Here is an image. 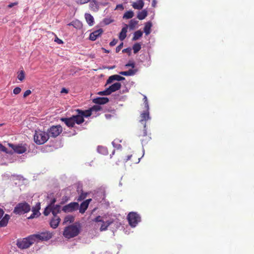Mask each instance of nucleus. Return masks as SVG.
Instances as JSON below:
<instances>
[{
	"label": "nucleus",
	"mask_w": 254,
	"mask_h": 254,
	"mask_svg": "<svg viewBox=\"0 0 254 254\" xmlns=\"http://www.w3.org/2000/svg\"><path fill=\"white\" fill-rule=\"evenodd\" d=\"M127 218L129 225L132 227H135L138 223L141 220V218L139 214L133 212L129 213Z\"/></svg>",
	"instance_id": "nucleus-8"
},
{
	"label": "nucleus",
	"mask_w": 254,
	"mask_h": 254,
	"mask_svg": "<svg viewBox=\"0 0 254 254\" xmlns=\"http://www.w3.org/2000/svg\"><path fill=\"white\" fill-rule=\"evenodd\" d=\"M126 66H130L132 68H134L135 67V64L133 62H129L128 63L126 64Z\"/></svg>",
	"instance_id": "nucleus-47"
},
{
	"label": "nucleus",
	"mask_w": 254,
	"mask_h": 254,
	"mask_svg": "<svg viewBox=\"0 0 254 254\" xmlns=\"http://www.w3.org/2000/svg\"><path fill=\"white\" fill-rule=\"evenodd\" d=\"M10 219V216L8 214H5L4 216L0 220V227H5L7 225Z\"/></svg>",
	"instance_id": "nucleus-21"
},
{
	"label": "nucleus",
	"mask_w": 254,
	"mask_h": 254,
	"mask_svg": "<svg viewBox=\"0 0 254 254\" xmlns=\"http://www.w3.org/2000/svg\"><path fill=\"white\" fill-rule=\"evenodd\" d=\"M17 78L21 81L25 79V72L23 70H21L18 72Z\"/></svg>",
	"instance_id": "nucleus-36"
},
{
	"label": "nucleus",
	"mask_w": 254,
	"mask_h": 254,
	"mask_svg": "<svg viewBox=\"0 0 254 254\" xmlns=\"http://www.w3.org/2000/svg\"><path fill=\"white\" fill-rule=\"evenodd\" d=\"M113 222V221L108 220L106 222H102V224L100 228V231H104L107 230L108 227Z\"/></svg>",
	"instance_id": "nucleus-24"
},
{
	"label": "nucleus",
	"mask_w": 254,
	"mask_h": 254,
	"mask_svg": "<svg viewBox=\"0 0 254 254\" xmlns=\"http://www.w3.org/2000/svg\"><path fill=\"white\" fill-rule=\"evenodd\" d=\"M35 242L33 235H31L22 239L17 240L16 245L20 249H26L29 248Z\"/></svg>",
	"instance_id": "nucleus-4"
},
{
	"label": "nucleus",
	"mask_w": 254,
	"mask_h": 254,
	"mask_svg": "<svg viewBox=\"0 0 254 254\" xmlns=\"http://www.w3.org/2000/svg\"><path fill=\"white\" fill-rule=\"evenodd\" d=\"M31 94V91L30 90H27L23 94V97L26 98Z\"/></svg>",
	"instance_id": "nucleus-45"
},
{
	"label": "nucleus",
	"mask_w": 254,
	"mask_h": 254,
	"mask_svg": "<svg viewBox=\"0 0 254 254\" xmlns=\"http://www.w3.org/2000/svg\"><path fill=\"white\" fill-rule=\"evenodd\" d=\"M35 242L47 241L51 239L53 236V233L50 231H45L39 234L32 235Z\"/></svg>",
	"instance_id": "nucleus-7"
},
{
	"label": "nucleus",
	"mask_w": 254,
	"mask_h": 254,
	"mask_svg": "<svg viewBox=\"0 0 254 254\" xmlns=\"http://www.w3.org/2000/svg\"><path fill=\"white\" fill-rule=\"evenodd\" d=\"M99 94L102 95H109L111 94V91L109 90L108 88L103 91L99 92Z\"/></svg>",
	"instance_id": "nucleus-40"
},
{
	"label": "nucleus",
	"mask_w": 254,
	"mask_h": 254,
	"mask_svg": "<svg viewBox=\"0 0 254 254\" xmlns=\"http://www.w3.org/2000/svg\"><path fill=\"white\" fill-rule=\"evenodd\" d=\"M30 205L25 201L18 203L14 207L13 212L15 214L22 215L29 212Z\"/></svg>",
	"instance_id": "nucleus-6"
},
{
	"label": "nucleus",
	"mask_w": 254,
	"mask_h": 254,
	"mask_svg": "<svg viewBox=\"0 0 254 254\" xmlns=\"http://www.w3.org/2000/svg\"><path fill=\"white\" fill-rule=\"evenodd\" d=\"M89 0H78V2L80 4H84L87 3Z\"/></svg>",
	"instance_id": "nucleus-54"
},
{
	"label": "nucleus",
	"mask_w": 254,
	"mask_h": 254,
	"mask_svg": "<svg viewBox=\"0 0 254 254\" xmlns=\"http://www.w3.org/2000/svg\"><path fill=\"white\" fill-rule=\"evenodd\" d=\"M78 208L79 204L77 202H72L64 206L62 210L65 213H69L77 210Z\"/></svg>",
	"instance_id": "nucleus-10"
},
{
	"label": "nucleus",
	"mask_w": 254,
	"mask_h": 254,
	"mask_svg": "<svg viewBox=\"0 0 254 254\" xmlns=\"http://www.w3.org/2000/svg\"><path fill=\"white\" fill-rule=\"evenodd\" d=\"M88 2H90L89 6L92 10L94 11H97L98 10L99 6L96 0H89Z\"/></svg>",
	"instance_id": "nucleus-25"
},
{
	"label": "nucleus",
	"mask_w": 254,
	"mask_h": 254,
	"mask_svg": "<svg viewBox=\"0 0 254 254\" xmlns=\"http://www.w3.org/2000/svg\"><path fill=\"white\" fill-rule=\"evenodd\" d=\"M123 47V43L122 42L116 48V53L119 52Z\"/></svg>",
	"instance_id": "nucleus-44"
},
{
	"label": "nucleus",
	"mask_w": 254,
	"mask_h": 254,
	"mask_svg": "<svg viewBox=\"0 0 254 254\" xmlns=\"http://www.w3.org/2000/svg\"><path fill=\"white\" fill-rule=\"evenodd\" d=\"M132 49L133 53L136 54L141 49V45L138 43L134 44L132 47Z\"/></svg>",
	"instance_id": "nucleus-35"
},
{
	"label": "nucleus",
	"mask_w": 254,
	"mask_h": 254,
	"mask_svg": "<svg viewBox=\"0 0 254 254\" xmlns=\"http://www.w3.org/2000/svg\"><path fill=\"white\" fill-rule=\"evenodd\" d=\"M137 24V21L134 19H131L129 21V27L130 29H133L135 25Z\"/></svg>",
	"instance_id": "nucleus-38"
},
{
	"label": "nucleus",
	"mask_w": 254,
	"mask_h": 254,
	"mask_svg": "<svg viewBox=\"0 0 254 254\" xmlns=\"http://www.w3.org/2000/svg\"><path fill=\"white\" fill-rule=\"evenodd\" d=\"M112 144H113V145H114V142H112Z\"/></svg>",
	"instance_id": "nucleus-62"
},
{
	"label": "nucleus",
	"mask_w": 254,
	"mask_h": 254,
	"mask_svg": "<svg viewBox=\"0 0 254 254\" xmlns=\"http://www.w3.org/2000/svg\"><path fill=\"white\" fill-rule=\"evenodd\" d=\"M128 26L126 25V26L123 27L120 33L119 39L121 41H123L127 37V30Z\"/></svg>",
	"instance_id": "nucleus-19"
},
{
	"label": "nucleus",
	"mask_w": 254,
	"mask_h": 254,
	"mask_svg": "<svg viewBox=\"0 0 254 254\" xmlns=\"http://www.w3.org/2000/svg\"><path fill=\"white\" fill-rule=\"evenodd\" d=\"M143 101L146 109H149V105L148 103L147 99L145 96H144Z\"/></svg>",
	"instance_id": "nucleus-42"
},
{
	"label": "nucleus",
	"mask_w": 254,
	"mask_h": 254,
	"mask_svg": "<svg viewBox=\"0 0 254 254\" xmlns=\"http://www.w3.org/2000/svg\"><path fill=\"white\" fill-rule=\"evenodd\" d=\"M0 150L2 151L3 152H7V149L6 147H5V146H4L3 145H2L1 144V146H0Z\"/></svg>",
	"instance_id": "nucleus-53"
},
{
	"label": "nucleus",
	"mask_w": 254,
	"mask_h": 254,
	"mask_svg": "<svg viewBox=\"0 0 254 254\" xmlns=\"http://www.w3.org/2000/svg\"><path fill=\"white\" fill-rule=\"evenodd\" d=\"M76 114L69 118H62L61 121L64 122L68 127H73L75 124L80 125L84 122V118L90 116L89 111L77 109Z\"/></svg>",
	"instance_id": "nucleus-1"
},
{
	"label": "nucleus",
	"mask_w": 254,
	"mask_h": 254,
	"mask_svg": "<svg viewBox=\"0 0 254 254\" xmlns=\"http://www.w3.org/2000/svg\"><path fill=\"white\" fill-rule=\"evenodd\" d=\"M87 194L88 193L87 192L82 191L80 195H79L77 200L78 201H81L87 197Z\"/></svg>",
	"instance_id": "nucleus-37"
},
{
	"label": "nucleus",
	"mask_w": 254,
	"mask_h": 254,
	"mask_svg": "<svg viewBox=\"0 0 254 254\" xmlns=\"http://www.w3.org/2000/svg\"><path fill=\"white\" fill-rule=\"evenodd\" d=\"M63 131V128L61 126H53L48 130V135L49 137H56Z\"/></svg>",
	"instance_id": "nucleus-9"
},
{
	"label": "nucleus",
	"mask_w": 254,
	"mask_h": 254,
	"mask_svg": "<svg viewBox=\"0 0 254 254\" xmlns=\"http://www.w3.org/2000/svg\"><path fill=\"white\" fill-rule=\"evenodd\" d=\"M118 41V40L114 39L110 43L109 45L110 46H114L117 44Z\"/></svg>",
	"instance_id": "nucleus-46"
},
{
	"label": "nucleus",
	"mask_w": 254,
	"mask_h": 254,
	"mask_svg": "<svg viewBox=\"0 0 254 254\" xmlns=\"http://www.w3.org/2000/svg\"><path fill=\"white\" fill-rule=\"evenodd\" d=\"M81 225L79 223H75L65 227L63 235L64 237L67 239H70L77 236L81 231Z\"/></svg>",
	"instance_id": "nucleus-3"
},
{
	"label": "nucleus",
	"mask_w": 254,
	"mask_h": 254,
	"mask_svg": "<svg viewBox=\"0 0 254 254\" xmlns=\"http://www.w3.org/2000/svg\"><path fill=\"white\" fill-rule=\"evenodd\" d=\"M103 49L105 51V52L106 53H109V51L108 50H106V49Z\"/></svg>",
	"instance_id": "nucleus-60"
},
{
	"label": "nucleus",
	"mask_w": 254,
	"mask_h": 254,
	"mask_svg": "<svg viewBox=\"0 0 254 254\" xmlns=\"http://www.w3.org/2000/svg\"><path fill=\"white\" fill-rule=\"evenodd\" d=\"M113 22V20H111V19L110 18H105L104 19V22L105 24L107 25V24H109L110 23H111V22Z\"/></svg>",
	"instance_id": "nucleus-48"
},
{
	"label": "nucleus",
	"mask_w": 254,
	"mask_h": 254,
	"mask_svg": "<svg viewBox=\"0 0 254 254\" xmlns=\"http://www.w3.org/2000/svg\"><path fill=\"white\" fill-rule=\"evenodd\" d=\"M102 108L100 105H94L92 107H91L89 110H86V111H89L90 113V116L91 115L92 112L95 111H98L101 110Z\"/></svg>",
	"instance_id": "nucleus-32"
},
{
	"label": "nucleus",
	"mask_w": 254,
	"mask_h": 254,
	"mask_svg": "<svg viewBox=\"0 0 254 254\" xmlns=\"http://www.w3.org/2000/svg\"><path fill=\"white\" fill-rule=\"evenodd\" d=\"M131 49L130 48L125 49L123 50V53H128V55H130L131 53Z\"/></svg>",
	"instance_id": "nucleus-49"
},
{
	"label": "nucleus",
	"mask_w": 254,
	"mask_h": 254,
	"mask_svg": "<svg viewBox=\"0 0 254 254\" xmlns=\"http://www.w3.org/2000/svg\"><path fill=\"white\" fill-rule=\"evenodd\" d=\"M135 156H133V155H128L127 157V158H125L124 159V162H127V161L128 160H131V161L133 163H138L139 162V158H138L137 160L138 161H137L136 160H133L132 159H131V158L132 157H134Z\"/></svg>",
	"instance_id": "nucleus-34"
},
{
	"label": "nucleus",
	"mask_w": 254,
	"mask_h": 254,
	"mask_svg": "<svg viewBox=\"0 0 254 254\" xmlns=\"http://www.w3.org/2000/svg\"><path fill=\"white\" fill-rule=\"evenodd\" d=\"M56 202V199L54 198H53V199L51 200V201L50 203L48 205H49V206H51V207H52V206H53L54 205H55V203Z\"/></svg>",
	"instance_id": "nucleus-51"
},
{
	"label": "nucleus",
	"mask_w": 254,
	"mask_h": 254,
	"mask_svg": "<svg viewBox=\"0 0 254 254\" xmlns=\"http://www.w3.org/2000/svg\"><path fill=\"white\" fill-rule=\"evenodd\" d=\"M93 103L98 104H104L109 102V99L106 97H97L93 100Z\"/></svg>",
	"instance_id": "nucleus-17"
},
{
	"label": "nucleus",
	"mask_w": 254,
	"mask_h": 254,
	"mask_svg": "<svg viewBox=\"0 0 254 254\" xmlns=\"http://www.w3.org/2000/svg\"><path fill=\"white\" fill-rule=\"evenodd\" d=\"M121 87V84L119 82H116L110 86L108 88L109 90L111 91V94L119 90Z\"/></svg>",
	"instance_id": "nucleus-18"
},
{
	"label": "nucleus",
	"mask_w": 254,
	"mask_h": 254,
	"mask_svg": "<svg viewBox=\"0 0 254 254\" xmlns=\"http://www.w3.org/2000/svg\"><path fill=\"white\" fill-rule=\"evenodd\" d=\"M148 12L146 9L139 11L137 15V18L139 20H143L147 16Z\"/></svg>",
	"instance_id": "nucleus-27"
},
{
	"label": "nucleus",
	"mask_w": 254,
	"mask_h": 254,
	"mask_svg": "<svg viewBox=\"0 0 254 254\" xmlns=\"http://www.w3.org/2000/svg\"><path fill=\"white\" fill-rule=\"evenodd\" d=\"M50 212H52L51 207L48 205L45 209L43 213L45 216H48Z\"/></svg>",
	"instance_id": "nucleus-39"
},
{
	"label": "nucleus",
	"mask_w": 254,
	"mask_h": 254,
	"mask_svg": "<svg viewBox=\"0 0 254 254\" xmlns=\"http://www.w3.org/2000/svg\"><path fill=\"white\" fill-rule=\"evenodd\" d=\"M8 146L11 147L15 153L22 154L26 151V147L24 145L18 144L14 145L11 143H8Z\"/></svg>",
	"instance_id": "nucleus-11"
},
{
	"label": "nucleus",
	"mask_w": 254,
	"mask_h": 254,
	"mask_svg": "<svg viewBox=\"0 0 254 254\" xmlns=\"http://www.w3.org/2000/svg\"><path fill=\"white\" fill-rule=\"evenodd\" d=\"M152 27V23L150 21L145 23L144 27V31L146 35H149L151 32V28Z\"/></svg>",
	"instance_id": "nucleus-28"
},
{
	"label": "nucleus",
	"mask_w": 254,
	"mask_h": 254,
	"mask_svg": "<svg viewBox=\"0 0 254 254\" xmlns=\"http://www.w3.org/2000/svg\"><path fill=\"white\" fill-rule=\"evenodd\" d=\"M91 201V199L89 198L82 202L79 207V212L83 214L87 209L89 204Z\"/></svg>",
	"instance_id": "nucleus-15"
},
{
	"label": "nucleus",
	"mask_w": 254,
	"mask_h": 254,
	"mask_svg": "<svg viewBox=\"0 0 254 254\" xmlns=\"http://www.w3.org/2000/svg\"><path fill=\"white\" fill-rule=\"evenodd\" d=\"M55 42H57L59 44H61L63 43V41L61 39H59L57 37H56L55 39Z\"/></svg>",
	"instance_id": "nucleus-50"
},
{
	"label": "nucleus",
	"mask_w": 254,
	"mask_h": 254,
	"mask_svg": "<svg viewBox=\"0 0 254 254\" xmlns=\"http://www.w3.org/2000/svg\"><path fill=\"white\" fill-rule=\"evenodd\" d=\"M134 16V13L132 11H127L124 15L123 18L126 19L131 18Z\"/></svg>",
	"instance_id": "nucleus-33"
},
{
	"label": "nucleus",
	"mask_w": 254,
	"mask_h": 254,
	"mask_svg": "<svg viewBox=\"0 0 254 254\" xmlns=\"http://www.w3.org/2000/svg\"><path fill=\"white\" fill-rule=\"evenodd\" d=\"M114 153H115V150H114L112 152V155L114 154Z\"/></svg>",
	"instance_id": "nucleus-61"
},
{
	"label": "nucleus",
	"mask_w": 254,
	"mask_h": 254,
	"mask_svg": "<svg viewBox=\"0 0 254 254\" xmlns=\"http://www.w3.org/2000/svg\"><path fill=\"white\" fill-rule=\"evenodd\" d=\"M40 209V203H39V204L38 205H36V206L32 207V213L29 217H28V219H33L34 218L38 217L40 214V212H39Z\"/></svg>",
	"instance_id": "nucleus-14"
},
{
	"label": "nucleus",
	"mask_w": 254,
	"mask_h": 254,
	"mask_svg": "<svg viewBox=\"0 0 254 254\" xmlns=\"http://www.w3.org/2000/svg\"><path fill=\"white\" fill-rule=\"evenodd\" d=\"M74 216L71 215H67L64 217L63 222V224H65L67 223H72L74 221Z\"/></svg>",
	"instance_id": "nucleus-29"
},
{
	"label": "nucleus",
	"mask_w": 254,
	"mask_h": 254,
	"mask_svg": "<svg viewBox=\"0 0 254 254\" xmlns=\"http://www.w3.org/2000/svg\"><path fill=\"white\" fill-rule=\"evenodd\" d=\"M68 91L67 89H66V88H63L61 90V93H68Z\"/></svg>",
	"instance_id": "nucleus-55"
},
{
	"label": "nucleus",
	"mask_w": 254,
	"mask_h": 254,
	"mask_svg": "<svg viewBox=\"0 0 254 254\" xmlns=\"http://www.w3.org/2000/svg\"><path fill=\"white\" fill-rule=\"evenodd\" d=\"M73 26L76 29H80L82 27V23L79 20L76 19L73 20Z\"/></svg>",
	"instance_id": "nucleus-31"
},
{
	"label": "nucleus",
	"mask_w": 254,
	"mask_h": 254,
	"mask_svg": "<svg viewBox=\"0 0 254 254\" xmlns=\"http://www.w3.org/2000/svg\"><path fill=\"white\" fill-rule=\"evenodd\" d=\"M47 132L41 130H35L34 135V142L38 145L44 144L49 139Z\"/></svg>",
	"instance_id": "nucleus-5"
},
{
	"label": "nucleus",
	"mask_w": 254,
	"mask_h": 254,
	"mask_svg": "<svg viewBox=\"0 0 254 254\" xmlns=\"http://www.w3.org/2000/svg\"><path fill=\"white\" fill-rule=\"evenodd\" d=\"M4 214V211L1 208H0V219L3 216Z\"/></svg>",
	"instance_id": "nucleus-57"
},
{
	"label": "nucleus",
	"mask_w": 254,
	"mask_h": 254,
	"mask_svg": "<svg viewBox=\"0 0 254 254\" xmlns=\"http://www.w3.org/2000/svg\"><path fill=\"white\" fill-rule=\"evenodd\" d=\"M125 79V78L121 76L118 74H115L110 76L109 78L108 79L107 81V84H110L113 81L117 80V81H122Z\"/></svg>",
	"instance_id": "nucleus-16"
},
{
	"label": "nucleus",
	"mask_w": 254,
	"mask_h": 254,
	"mask_svg": "<svg viewBox=\"0 0 254 254\" xmlns=\"http://www.w3.org/2000/svg\"><path fill=\"white\" fill-rule=\"evenodd\" d=\"M73 21H72V22H70L69 23H68V24H67V25H68V26H73Z\"/></svg>",
	"instance_id": "nucleus-59"
},
{
	"label": "nucleus",
	"mask_w": 254,
	"mask_h": 254,
	"mask_svg": "<svg viewBox=\"0 0 254 254\" xmlns=\"http://www.w3.org/2000/svg\"><path fill=\"white\" fill-rule=\"evenodd\" d=\"M51 209L53 215L58 216L57 214L61 212V206L59 204L54 205Z\"/></svg>",
	"instance_id": "nucleus-22"
},
{
	"label": "nucleus",
	"mask_w": 254,
	"mask_h": 254,
	"mask_svg": "<svg viewBox=\"0 0 254 254\" xmlns=\"http://www.w3.org/2000/svg\"><path fill=\"white\" fill-rule=\"evenodd\" d=\"M21 91V88L20 87H17L13 89V92L14 94L17 95L20 93Z\"/></svg>",
	"instance_id": "nucleus-41"
},
{
	"label": "nucleus",
	"mask_w": 254,
	"mask_h": 254,
	"mask_svg": "<svg viewBox=\"0 0 254 254\" xmlns=\"http://www.w3.org/2000/svg\"><path fill=\"white\" fill-rule=\"evenodd\" d=\"M137 71V69H129L128 71H121L120 74L125 76H131L134 75Z\"/></svg>",
	"instance_id": "nucleus-23"
},
{
	"label": "nucleus",
	"mask_w": 254,
	"mask_h": 254,
	"mask_svg": "<svg viewBox=\"0 0 254 254\" xmlns=\"http://www.w3.org/2000/svg\"><path fill=\"white\" fill-rule=\"evenodd\" d=\"M103 32V31L101 28L93 31L90 34L89 40L92 41H95L98 37L101 36Z\"/></svg>",
	"instance_id": "nucleus-12"
},
{
	"label": "nucleus",
	"mask_w": 254,
	"mask_h": 254,
	"mask_svg": "<svg viewBox=\"0 0 254 254\" xmlns=\"http://www.w3.org/2000/svg\"><path fill=\"white\" fill-rule=\"evenodd\" d=\"M150 118L149 109H146V111L140 115V122L143 125V128L138 130V136L140 138L142 144H146L151 139L150 134H147L146 128V122Z\"/></svg>",
	"instance_id": "nucleus-2"
},
{
	"label": "nucleus",
	"mask_w": 254,
	"mask_h": 254,
	"mask_svg": "<svg viewBox=\"0 0 254 254\" xmlns=\"http://www.w3.org/2000/svg\"><path fill=\"white\" fill-rule=\"evenodd\" d=\"M17 4H18L17 2H12V3H10V4H9L8 5L7 7L8 8H11L14 6L17 5Z\"/></svg>",
	"instance_id": "nucleus-52"
},
{
	"label": "nucleus",
	"mask_w": 254,
	"mask_h": 254,
	"mask_svg": "<svg viewBox=\"0 0 254 254\" xmlns=\"http://www.w3.org/2000/svg\"><path fill=\"white\" fill-rule=\"evenodd\" d=\"M85 18L87 23L90 26H92L94 24V18L89 13H85Z\"/></svg>",
	"instance_id": "nucleus-26"
},
{
	"label": "nucleus",
	"mask_w": 254,
	"mask_h": 254,
	"mask_svg": "<svg viewBox=\"0 0 254 254\" xmlns=\"http://www.w3.org/2000/svg\"><path fill=\"white\" fill-rule=\"evenodd\" d=\"M93 221L94 222H103V220H102V217L100 216H97L96 218H95V219H94Z\"/></svg>",
	"instance_id": "nucleus-43"
},
{
	"label": "nucleus",
	"mask_w": 254,
	"mask_h": 254,
	"mask_svg": "<svg viewBox=\"0 0 254 254\" xmlns=\"http://www.w3.org/2000/svg\"><path fill=\"white\" fill-rule=\"evenodd\" d=\"M142 32L140 30H137L134 33L132 40L136 41L139 39L142 36Z\"/></svg>",
	"instance_id": "nucleus-30"
},
{
	"label": "nucleus",
	"mask_w": 254,
	"mask_h": 254,
	"mask_svg": "<svg viewBox=\"0 0 254 254\" xmlns=\"http://www.w3.org/2000/svg\"><path fill=\"white\" fill-rule=\"evenodd\" d=\"M144 5V3L143 0H138L137 2H133L132 6L134 9L140 10L143 7Z\"/></svg>",
	"instance_id": "nucleus-20"
},
{
	"label": "nucleus",
	"mask_w": 254,
	"mask_h": 254,
	"mask_svg": "<svg viewBox=\"0 0 254 254\" xmlns=\"http://www.w3.org/2000/svg\"><path fill=\"white\" fill-rule=\"evenodd\" d=\"M61 222V218L59 216L53 215V218L51 220L50 225L53 228H57Z\"/></svg>",
	"instance_id": "nucleus-13"
},
{
	"label": "nucleus",
	"mask_w": 254,
	"mask_h": 254,
	"mask_svg": "<svg viewBox=\"0 0 254 254\" xmlns=\"http://www.w3.org/2000/svg\"><path fill=\"white\" fill-rule=\"evenodd\" d=\"M157 1L156 0H153L152 2V6L153 7H155L156 6Z\"/></svg>",
	"instance_id": "nucleus-56"
},
{
	"label": "nucleus",
	"mask_w": 254,
	"mask_h": 254,
	"mask_svg": "<svg viewBox=\"0 0 254 254\" xmlns=\"http://www.w3.org/2000/svg\"><path fill=\"white\" fill-rule=\"evenodd\" d=\"M98 149L99 151L101 150L106 151V149L103 147H99Z\"/></svg>",
	"instance_id": "nucleus-58"
}]
</instances>
